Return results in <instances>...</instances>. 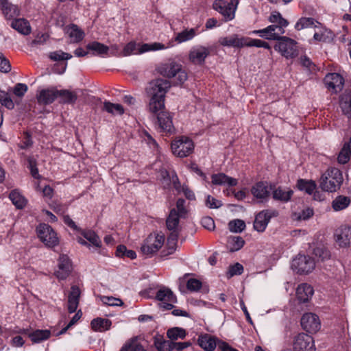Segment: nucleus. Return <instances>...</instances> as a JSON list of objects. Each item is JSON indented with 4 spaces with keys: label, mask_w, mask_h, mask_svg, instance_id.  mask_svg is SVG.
<instances>
[{
    "label": "nucleus",
    "mask_w": 351,
    "mask_h": 351,
    "mask_svg": "<svg viewBox=\"0 0 351 351\" xmlns=\"http://www.w3.org/2000/svg\"><path fill=\"white\" fill-rule=\"evenodd\" d=\"M86 48L88 50L96 52L98 55L107 54L109 51L108 46L97 41L88 43L86 45Z\"/></svg>",
    "instance_id": "c03bdc74"
},
{
    "label": "nucleus",
    "mask_w": 351,
    "mask_h": 351,
    "mask_svg": "<svg viewBox=\"0 0 351 351\" xmlns=\"http://www.w3.org/2000/svg\"><path fill=\"white\" fill-rule=\"evenodd\" d=\"M286 27L287 26H282L280 24L274 23L263 29L255 30L253 33L258 34L260 36L267 40H278L282 37L280 35L285 33L284 28Z\"/></svg>",
    "instance_id": "9b49d317"
},
{
    "label": "nucleus",
    "mask_w": 351,
    "mask_h": 351,
    "mask_svg": "<svg viewBox=\"0 0 351 351\" xmlns=\"http://www.w3.org/2000/svg\"><path fill=\"white\" fill-rule=\"evenodd\" d=\"M217 339L209 334L201 335L198 337L199 346L206 351H213L217 346Z\"/></svg>",
    "instance_id": "bb28decb"
},
{
    "label": "nucleus",
    "mask_w": 351,
    "mask_h": 351,
    "mask_svg": "<svg viewBox=\"0 0 351 351\" xmlns=\"http://www.w3.org/2000/svg\"><path fill=\"white\" fill-rule=\"evenodd\" d=\"M0 103L8 109H13L14 104L9 94L3 90H0Z\"/></svg>",
    "instance_id": "5fc2aeb1"
},
{
    "label": "nucleus",
    "mask_w": 351,
    "mask_h": 351,
    "mask_svg": "<svg viewBox=\"0 0 351 351\" xmlns=\"http://www.w3.org/2000/svg\"><path fill=\"white\" fill-rule=\"evenodd\" d=\"M119 351H148L143 341L138 337L128 339L122 346Z\"/></svg>",
    "instance_id": "412c9836"
},
{
    "label": "nucleus",
    "mask_w": 351,
    "mask_h": 351,
    "mask_svg": "<svg viewBox=\"0 0 351 351\" xmlns=\"http://www.w3.org/2000/svg\"><path fill=\"white\" fill-rule=\"evenodd\" d=\"M60 98V103L73 104L77 99L75 92L67 89L58 90L57 98Z\"/></svg>",
    "instance_id": "cd10ccee"
},
{
    "label": "nucleus",
    "mask_w": 351,
    "mask_h": 351,
    "mask_svg": "<svg viewBox=\"0 0 351 351\" xmlns=\"http://www.w3.org/2000/svg\"><path fill=\"white\" fill-rule=\"evenodd\" d=\"M211 178L212 183L215 185L236 186L238 183L237 179L229 177L223 173L213 174Z\"/></svg>",
    "instance_id": "c85d7f7f"
},
{
    "label": "nucleus",
    "mask_w": 351,
    "mask_h": 351,
    "mask_svg": "<svg viewBox=\"0 0 351 351\" xmlns=\"http://www.w3.org/2000/svg\"><path fill=\"white\" fill-rule=\"evenodd\" d=\"M245 46L246 47H263L265 49H269V45L259 39H252L250 38H245Z\"/></svg>",
    "instance_id": "864d4df0"
},
{
    "label": "nucleus",
    "mask_w": 351,
    "mask_h": 351,
    "mask_svg": "<svg viewBox=\"0 0 351 351\" xmlns=\"http://www.w3.org/2000/svg\"><path fill=\"white\" fill-rule=\"evenodd\" d=\"M350 202L349 197L339 195L332 202V208L335 211H340L346 208Z\"/></svg>",
    "instance_id": "f704fd0d"
},
{
    "label": "nucleus",
    "mask_w": 351,
    "mask_h": 351,
    "mask_svg": "<svg viewBox=\"0 0 351 351\" xmlns=\"http://www.w3.org/2000/svg\"><path fill=\"white\" fill-rule=\"evenodd\" d=\"M206 204L208 207L210 208H217L222 205L220 201L216 199L215 197L210 195H208L206 201Z\"/></svg>",
    "instance_id": "338daca9"
},
{
    "label": "nucleus",
    "mask_w": 351,
    "mask_h": 351,
    "mask_svg": "<svg viewBox=\"0 0 351 351\" xmlns=\"http://www.w3.org/2000/svg\"><path fill=\"white\" fill-rule=\"evenodd\" d=\"M37 231L38 237L46 245L53 247L58 243L56 233L49 225L40 224L38 227Z\"/></svg>",
    "instance_id": "9d476101"
},
{
    "label": "nucleus",
    "mask_w": 351,
    "mask_h": 351,
    "mask_svg": "<svg viewBox=\"0 0 351 351\" xmlns=\"http://www.w3.org/2000/svg\"><path fill=\"white\" fill-rule=\"evenodd\" d=\"M58 89L55 87L42 89L38 91L36 99L40 104L48 105L57 98Z\"/></svg>",
    "instance_id": "6ab92c4d"
},
{
    "label": "nucleus",
    "mask_w": 351,
    "mask_h": 351,
    "mask_svg": "<svg viewBox=\"0 0 351 351\" xmlns=\"http://www.w3.org/2000/svg\"><path fill=\"white\" fill-rule=\"evenodd\" d=\"M324 83L328 90L337 93L340 91L343 86L344 80L338 73H328L324 77Z\"/></svg>",
    "instance_id": "f3484780"
},
{
    "label": "nucleus",
    "mask_w": 351,
    "mask_h": 351,
    "mask_svg": "<svg viewBox=\"0 0 351 351\" xmlns=\"http://www.w3.org/2000/svg\"><path fill=\"white\" fill-rule=\"evenodd\" d=\"M157 71L165 77H176L177 84H182L188 78L187 73L182 69V65L173 60H169L160 64Z\"/></svg>",
    "instance_id": "f03ea898"
},
{
    "label": "nucleus",
    "mask_w": 351,
    "mask_h": 351,
    "mask_svg": "<svg viewBox=\"0 0 351 351\" xmlns=\"http://www.w3.org/2000/svg\"><path fill=\"white\" fill-rule=\"evenodd\" d=\"M49 58L51 60L53 61H60L69 60L72 58V56L68 53H65L62 51H57L51 52L49 54Z\"/></svg>",
    "instance_id": "13d9d810"
},
{
    "label": "nucleus",
    "mask_w": 351,
    "mask_h": 351,
    "mask_svg": "<svg viewBox=\"0 0 351 351\" xmlns=\"http://www.w3.org/2000/svg\"><path fill=\"white\" fill-rule=\"evenodd\" d=\"M11 70V65L9 60L0 53V71L3 73H8Z\"/></svg>",
    "instance_id": "e2e57ef3"
},
{
    "label": "nucleus",
    "mask_w": 351,
    "mask_h": 351,
    "mask_svg": "<svg viewBox=\"0 0 351 351\" xmlns=\"http://www.w3.org/2000/svg\"><path fill=\"white\" fill-rule=\"evenodd\" d=\"M219 43L222 46L241 48L245 47V38H239L238 35L233 34L230 36L220 38Z\"/></svg>",
    "instance_id": "393cba45"
},
{
    "label": "nucleus",
    "mask_w": 351,
    "mask_h": 351,
    "mask_svg": "<svg viewBox=\"0 0 351 351\" xmlns=\"http://www.w3.org/2000/svg\"><path fill=\"white\" fill-rule=\"evenodd\" d=\"M339 106L343 114L348 119H351V96L341 97Z\"/></svg>",
    "instance_id": "79ce46f5"
},
{
    "label": "nucleus",
    "mask_w": 351,
    "mask_h": 351,
    "mask_svg": "<svg viewBox=\"0 0 351 351\" xmlns=\"http://www.w3.org/2000/svg\"><path fill=\"white\" fill-rule=\"evenodd\" d=\"M2 12L8 19H12L19 15V10L16 5L8 2V0H0Z\"/></svg>",
    "instance_id": "c756f323"
},
{
    "label": "nucleus",
    "mask_w": 351,
    "mask_h": 351,
    "mask_svg": "<svg viewBox=\"0 0 351 351\" xmlns=\"http://www.w3.org/2000/svg\"><path fill=\"white\" fill-rule=\"evenodd\" d=\"M164 45L159 43H154L152 44H144L142 45L140 49V52H145L148 51H155L165 49Z\"/></svg>",
    "instance_id": "bf43d9fd"
},
{
    "label": "nucleus",
    "mask_w": 351,
    "mask_h": 351,
    "mask_svg": "<svg viewBox=\"0 0 351 351\" xmlns=\"http://www.w3.org/2000/svg\"><path fill=\"white\" fill-rule=\"evenodd\" d=\"M164 241V235L156 233L150 234L142 245L141 252L146 256H152L161 248Z\"/></svg>",
    "instance_id": "20e7f679"
},
{
    "label": "nucleus",
    "mask_w": 351,
    "mask_h": 351,
    "mask_svg": "<svg viewBox=\"0 0 351 351\" xmlns=\"http://www.w3.org/2000/svg\"><path fill=\"white\" fill-rule=\"evenodd\" d=\"M10 199L12 202V203L16 206L18 208H23L26 204V200L23 197L19 192L16 191H12L10 194Z\"/></svg>",
    "instance_id": "de8ad7c7"
},
{
    "label": "nucleus",
    "mask_w": 351,
    "mask_h": 351,
    "mask_svg": "<svg viewBox=\"0 0 351 351\" xmlns=\"http://www.w3.org/2000/svg\"><path fill=\"white\" fill-rule=\"evenodd\" d=\"M171 149L174 155L184 158L193 152L194 145L188 137L181 136L171 143Z\"/></svg>",
    "instance_id": "39448f33"
},
{
    "label": "nucleus",
    "mask_w": 351,
    "mask_h": 351,
    "mask_svg": "<svg viewBox=\"0 0 351 351\" xmlns=\"http://www.w3.org/2000/svg\"><path fill=\"white\" fill-rule=\"evenodd\" d=\"M294 351H315L313 337L306 333L298 334L293 341Z\"/></svg>",
    "instance_id": "ddd939ff"
},
{
    "label": "nucleus",
    "mask_w": 351,
    "mask_h": 351,
    "mask_svg": "<svg viewBox=\"0 0 351 351\" xmlns=\"http://www.w3.org/2000/svg\"><path fill=\"white\" fill-rule=\"evenodd\" d=\"M186 335L185 330L178 327L170 328L167 332V337L173 342L178 339H184Z\"/></svg>",
    "instance_id": "58836bf2"
},
{
    "label": "nucleus",
    "mask_w": 351,
    "mask_h": 351,
    "mask_svg": "<svg viewBox=\"0 0 351 351\" xmlns=\"http://www.w3.org/2000/svg\"><path fill=\"white\" fill-rule=\"evenodd\" d=\"M153 114L156 115L157 122L163 132L169 134L174 132L175 128L173 125L172 117L169 112L162 109L159 110L157 113Z\"/></svg>",
    "instance_id": "2eb2a0df"
},
{
    "label": "nucleus",
    "mask_w": 351,
    "mask_h": 351,
    "mask_svg": "<svg viewBox=\"0 0 351 351\" xmlns=\"http://www.w3.org/2000/svg\"><path fill=\"white\" fill-rule=\"evenodd\" d=\"M336 242L341 247L351 246V226H341L335 234Z\"/></svg>",
    "instance_id": "dca6fc26"
},
{
    "label": "nucleus",
    "mask_w": 351,
    "mask_h": 351,
    "mask_svg": "<svg viewBox=\"0 0 351 351\" xmlns=\"http://www.w3.org/2000/svg\"><path fill=\"white\" fill-rule=\"evenodd\" d=\"M343 180L340 170L337 168H330L322 174L319 180V186L323 191L335 192L340 188Z\"/></svg>",
    "instance_id": "7ed1b4c3"
},
{
    "label": "nucleus",
    "mask_w": 351,
    "mask_h": 351,
    "mask_svg": "<svg viewBox=\"0 0 351 351\" xmlns=\"http://www.w3.org/2000/svg\"><path fill=\"white\" fill-rule=\"evenodd\" d=\"M209 53L208 48L201 46L191 51L189 60L195 64H202Z\"/></svg>",
    "instance_id": "a878e982"
},
{
    "label": "nucleus",
    "mask_w": 351,
    "mask_h": 351,
    "mask_svg": "<svg viewBox=\"0 0 351 351\" xmlns=\"http://www.w3.org/2000/svg\"><path fill=\"white\" fill-rule=\"evenodd\" d=\"M244 240L241 237H232L229 240V247L231 252L240 250L244 245Z\"/></svg>",
    "instance_id": "8fccbe9b"
},
{
    "label": "nucleus",
    "mask_w": 351,
    "mask_h": 351,
    "mask_svg": "<svg viewBox=\"0 0 351 351\" xmlns=\"http://www.w3.org/2000/svg\"><path fill=\"white\" fill-rule=\"evenodd\" d=\"M350 156L351 152L350 147H348V145L346 143L339 154L337 160L340 164H346L349 161Z\"/></svg>",
    "instance_id": "3c124183"
},
{
    "label": "nucleus",
    "mask_w": 351,
    "mask_h": 351,
    "mask_svg": "<svg viewBox=\"0 0 351 351\" xmlns=\"http://www.w3.org/2000/svg\"><path fill=\"white\" fill-rule=\"evenodd\" d=\"M178 236V231L171 232L167 238V249L162 252L164 256L170 255L174 253L177 248Z\"/></svg>",
    "instance_id": "473e14b6"
},
{
    "label": "nucleus",
    "mask_w": 351,
    "mask_h": 351,
    "mask_svg": "<svg viewBox=\"0 0 351 351\" xmlns=\"http://www.w3.org/2000/svg\"><path fill=\"white\" fill-rule=\"evenodd\" d=\"M315 267L314 260L305 255L299 254L292 261V267L299 274H308Z\"/></svg>",
    "instance_id": "1a4fd4ad"
},
{
    "label": "nucleus",
    "mask_w": 351,
    "mask_h": 351,
    "mask_svg": "<svg viewBox=\"0 0 351 351\" xmlns=\"http://www.w3.org/2000/svg\"><path fill=\"white\" fill-rule=\"evenodd\" d=\"M11 27L23 35H28L31 32L30 25L29 22L24 19H14L11 23Z\"/></svg>",
    "instance_id": "2f4dec72"
},
{
    "label": "nucleus",
    "mask_w": 351,
    "mask_h": 351,
    "mask_svg": "<svg viewBox=\"0 0 351 351\" xmlns=\"http://www.w3.org/2000/svg\"><path fill=\"white\" fill-rule=\"evenodd\" d=\"M228 228L231 232H241L245 228V223L241 219H235L228 223Z\"/></svg>",
    "instance_id": "603ef678"
},
{
    "label": "nucleus",
    "mask_w": 351,
    "mask_h": 351,
    "mask_svg": "<svg viewBox=\"0 0 351 351\" xmlns=\"http://www.w3.org/2000/svg\"><path fill=\"white\" fill-rule=\"evenodd\" d=\"M82 234L84 237L90 242V244L88 245L89 247L93 246V247H95L96 250H97L101 247V242L95 232L92 230H86L83 231Z\"/></svg>",
    "instance_id": "e433bc0d"
},
{
    "label": "nucleus",
    "mask_w": 351,
    "mask_h": 351,
    "mask_svg": "<svg viewBox=\"0 0 351 351\" xmlns=\"http://www.w3.org/2000/svg\"><path fill=\"white\" fill-rule=\"evenodd\" d=\"M27 90V86L25 84L18 83L13 88V93L19 97H22Z\"/></svg>",
    "instance_id": "0e129e2a"
},
{
    "label": "nucleus",
    "mask_w": 351,
    "mask_h": 351,
    "mask_svg": "<svg viewBox=\"0 0 351 351\" xmlns=\"http://www.w3.org/2000/svg\"><path fill=\"white\" fill-rule=\"evenodd\" d=\"M314 293L313 287L306 283L300 285L296 290L298 300L300 302H307L313 296Z\"/></svg>",
    "instance_id": "5701e85b"
},
{
    "label": "nucleus",
    "mask_w": 351,
    "mask_h": 351,
    "mask_svg": "<svg viewBox=\"0 0 351 351\" xmlns=\"http://www.w3.org/2000/svg\"><path fill=\"white\" fill-rule=\"evenodd\" d=\"M302 328L309 333H316L321 328L319 317L313 313H304L301 318Z\"/></svg>",
    "instance_id": "f8f14e48"
},
{
    "label": "nucleus",
    "mask_w": 351,
    "mask_h": 351,
    "mask_svg": "<svg viewBox=\"0 0 351 351\" xmlns=\"http://www.w3.org/2000/svg\"><path fill=\"white\" fill-rule=\"evenodd\" d=\"M80 294V288L76 285H73L68 297V311L70 313L75 312L79 304Z\"/></svg>",
    "instance_id": "4be33fe9"
},
{
    "label": "nucleus",
    "mask_w": 351,
    "mask_h": 351,
    "mask_svg": "<svg viewBox=\"0 0 351 351\" xmlns=\"http://www.w3.org/2000/svg\"><path fill=\"white\" fill-rule=\"evenodd\" d=\"M154 344L158 351H171L172 341L165 340L162 337H155Z\"/></svg>",
    "instance_id": "37998d69"
},
{
    "label": "nucleus",
    "mask_w": 351,
    "mask_h": 351,
    "mask_svg": "<svg viewBox=\"0 0 351 351\" xmlns=\"http://www.w3.org/2000/svg\"><path fill=\"white\" fill-rule=\"evenodd\" d=\"M104 110L113 115L119 114L121 115L124 113L123 107L119 104H113L110 101H105L104 103Z\"/></svg>",
    "instance_id": "a19ab883"
},
{
    "label": "nucleus",
    "mask_w": 351,
    "mask_h": 351,
    "mask_svg": "<svg viewBox=\"0 0 351 351\" xmlns=\"http://www.w3.org/2000/svg\"><path fill=\"white\" fill-rule=\"evenodd\" d=\"M315 23L318 22L315 21L314 19L311 17H302L295 24V29L301 30L304 28L317 27Z\"/></svg>",
    "instance_id": "49530a36"
},
{
    "label": "nucleus",
    "mask_w": 351,
    "mask_h": 351,
    "mask_svg": "<svg viewBox=\"0 0 351 351\" xmlns=\"http://www.w3.org/2000/svg\"><path fill=\"white\" fill-rule=\"evenodd\" d=\"M171 86V82L162 78H157L149 83L146 91L149 97L148 110L151 113L165 109V95Z\"/></svg>",
    "instance_id": "f257e3e1"
},
{
    "label": "nucleus",
    "mask_w": 351,
    "mask_h": 351,
    "mask_svg": "<svg viewBox=\"0 0 351 351\" xmlns=\"http://www.w3.org/2000/svg\"><path fill=\"white\" fill-rule=\"evenodd\" d=\"M179 217L180 216L178 215L176 210L175 208L172 209L166 221L167 228L171 232L178 231Z\"/></svg>",
    "instance_id": "c9c22d12"
},
{
    "label": "nucleus",
    "mask_w": 351,
    "mask_h": 351,
    "mask_svg": "<svg viewBox=\"0 0 351 351\" xmlns=\"http://www.w3.org/2000/svg\"><path fill=\"white\" fill-rule=\"evenodd\" d=\"M293 193V191L291 189L278 187L273 191V198L276 200L287 202L291 199Z\"/></svg>",
    "instance_id": "72a5a7b5"
},
{
    "label": "nucleus",
    "mask_w": 351,
    "mask_h": 351,
    "mask_svg": "<svg viewBox=\"0 0 351 351\" xmlns=\"http://www.w3.org/2000/svg\"><path fill=\"white\" fill-rule=\"evenodd\" d=\"M51 332L48 330H36L29 334L31 340L34 343L46 340L50 337Z\"/></svg>",
    "instance_id": "ea45409f"
},
{
    "label": "nucleus",
    "mask_w": 351,
    "mask_h": 351,
    "mask_svg": "<svg viewBox=\"0 0 351 351\" xmlns=\"http://www.w3.org/2000/svg\"><path fill=\"white\" fill-rule=\"evenodd\" d=\"M116 255L119 257H128L131 259L136 258V252L132 250H128L123 245H120L117 247L116 250Z\"/></svg>",
    "instance_id": "09e8293b"
},
{
    "label": "nucleus",
    "mask_w": 351,
    "mask_h": 351,
    "mask_svg": "<svg viewBox=\"0 0 351 351\" xmlns=\"http://www.w3.org/2000/svg\"><path fill=\"white\" fill-rule=\"evenodd\" d=\"M186 287L190 291H197L202 287V282L197 279L190 278L186 282Z\"/></svg>",
    "instance_id": "680f3d73"
},
{
    "label": "nucleus",
    "mask_w": 351,
    "mask_h": 351,
    "mask_svg": "<svg viewBox=\"0 0 351 351\" xmlns=\"http://www.w3.org/2000/svg\"><path fill=\"white\" fill-rule=\"evenodd\" d=\"M278 212L276 210H265L258 213L254 222V228L258 232H263L271 218L277 217Z\"/></svg>",
    "instance_id": "4468645a"
},
{
    "label": "nucleus",
    "mask_w": 351,
    "mask_h": 351,
    "mask_svg": "<svg viewBox=\"0 0 351 351\" xmlns=\"http://www.w3.org/2000/svg\"><path fill=\"white\" fill-rule=\"evenodd\" d=\"M238 3V0H230L229 3L223 0H218L214 2L213 7L223 16L226 21H230L234 17Z\"/></svg>",
    "instance_id": "0eeeda50"
},
{
    "label": "nucleus",
    "mask_w": 351,
    "mask_h": 351,
    "mask_svg": "<svg viewBox=\"0 0 351 351\" xmlns=\"http://www.w3.org/2000/svg\"><path fill=\"white\" fill-rule=\"evenodd\" d=\"M92 329L95 332H104L110 329L112 322L108 319L97 317L91 321Z\"/></svg>",
    "instance_id": "7c9ffc66"
},
{
    "label": "nucleus",
    "mask_w": 351,
    "mask_h": 351,
    "mask_svg": "<svg viewBox=\"0 0 351 351\" xmlns=\"http://www.w3.org/2000/svg\"><path fill=\"white\" fill-rule=\"evenodd\" d=\"M157 300L160 301L159 306L164 310H171L174 307V304L177 302V298L172 291L167 287H162L159 289L156 295Z\"/></svg>",
    "instance_id": "6e6552de"
},
{
    "label": "nucleus",
    "mask_w": 351,
    "mask_h": 351,
    "mask_svg": "<svg viewBox=\"0 0 351 351\" xmlns=\"http://www.w3.org/2000/svg\"><path fill=\"white\" fill-rule=\"evenodd\" d=\"M101 301L108 306H122L123 302L119 298L112 296H99Z\"/></svg>",
    "instance_id": "6e6d98bb"
},
{
    "label": "nucleus",
    "mask_w": 351,
    "mask_h": 351,
    "mask_svg": "<svg viewBox=\"0 0 351 351\" xmlns=\"http://www.w3.org/2000/svg\"><path fill=\"white\" fill-rule=\"evenodd\" d=\"M269 21L271 23L280 24L282 26H287L289 22L287 19L282 18L281 14L278 12H274L269 16Z\"/></svg>",
    "instance_id": "4d7b16f0"
},
{
    "label": "nucleus",
    "mask_w": 351,
    "mask_h": 351,
    "mask_svg": "<svg viewBox=\"0 0 351 351\" xmlns=\"http://www.w3.org/2000/svg\"><path fill=\"white\" fill-rule=\"evenodd\" d=\"M271 189L267 182H258L252 187L251 193L255 198L263 202L269 196Z\"/></svg>",
    "instance_id": "aec40b11"
},
{
    "label": "nucleus",
    "mask_w": 351,
    "mask_h": 351,
    "mask_svg": "<svg viewBox=\"0 0 351 351\" xmlns=\"http://www.w3.org/2000/svg\"><path fill=\"white\" fill-rule=\"evenodd\" d=\"M243 271V267L241 264L237 263L229 267L227 276L228 278H231L234 275H240Z\"/></svg>",
    "instance_id": "052dcab7"
},
{
    "label": "nucleus",
    "mask_w": 351,
    "mask_h": 351,
    "mask_svg": "<svg viewBox=\"0 0 351 351\" xmlns=\"http://www.w3.org/2000/svg\"><path fill=\"white\" fill-rule=\"evenodd\" d=\"M297 186L299 190L304 191L306 193L312 194L316 189V184L313 180L300 179L298 181Z\"/></svg>",
    "instance_id": "4c0bfd02"
},
{
    "label": "nucleus",
    "mask_w": 351,
    "mask_h": 351,
    "mask_svg": "<svg viewBox=\"0 0 351 351\" xmlns=\"http://www.w3.org/2000/svg\"><path fill=\"white\" fill-rule=\"evenodd\" d=\"M58 261V269L56 271L55 275L60 280L66 279L69 276L72 269L71 261L65 254H61Z\"/></svg>",
    "instance_id": "a211bd4d"
},
{
    "label": "nucleus",
    "mask_w": 351,
    "mask_h": 351,
    "mask_svg": "<svg viewBox=\"0 0 351 351\" xmlns=\"http://www.w3.org/2000/svg\"><path fill=\"white\" fill-rule=\"evenodd\" d=\"M274 49L280 51L286 58H293L298 55L297 43L288 37L284 36L278 40Z\"/></svg>",
    "instance_id": "423d86ee"
},
{
    "label": "nucleus",
    "mask_w": 351,
    "mask_h": 351,
    "mask_svg": "<svg viewBox=\"0 0 351 351\" xmlns=\"http://www.w3.org/2000/svg\"><path fill=\"white\" fill-rule=\"evenodd\" d=\"M64 31L71 38V42L73 43H80L84 39L85 36L84 31L75 24L65 27Z\"/></svg>",
    "instance_id": "b1692460"
},
{
    "label": "nucleus",
    "mask_w": 351,
    "mask_h": 351,
    "mask_svg": "<svg viewBox=\"0 0 351 351\" xmlns=\"http://www.w3.org/2000/svg\"><path fill=\"white\" fill-rule=\"evenodd\" d=\"M184 203L185 201L183 199H178L176 202V207H177V213L179 216L184 217L186 214V210L184 208Z\"/></svg>",
    "instance_id": "774afa93"
},
{
    "label": "nucleus",
    "mask_w": 351,
    "mask_h": 351,
    "mask_svg": "<svg viewBox=\"0 0 351 351\" xmlns=\"http://www.w3.org/2000/svg\"><path fill=\"white\" fill-rule=\"evenodd\" d=\"M201 223L204 228L208 230H212L215 228L214 220L210 217H204L201 220Z\"/></svg>",
    "instance_id": "69168bd1"
},
{
    "label": "nucleus",
    "mask_w": 351,
    "mask_h": 351,
    "mask_svg": "<svg viewBox=\"0 0 351 351\" xmlns=\"http://www.w3.org/2000/svg\"><path fill=\"white\" fill-rule=\"evenodd\" d=\"M195 34L196 31L195 29H186L177 34L175 38V40L179 43H181L192 39L195 36Z\"/></svg>",
    "instance_id": "a18cd8bd"
}]
</instances>
